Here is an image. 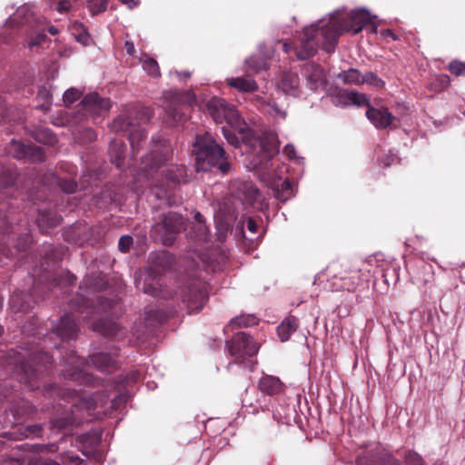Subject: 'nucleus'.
Masks as SVG:
<instances>
[{
  "instance_id": "obj_1",
  "label": "nucleus",
  "mask_w": 465,
  "mask_h": 465,
  "mask_svg": "<svg viewBox=\"0 0 465 465\" xmlns=\"http://www.w3.org/2000/svg\"><path fill=\"white\" fill-rule=\"evenodd\" d=\"M350 19V23H344L340 18V13L335 12L330 15L327 23L322 20L316 25L305 27L301 44L296 48L297 57L305 60L315 54L318 45L316 37L319 34L322 36L325 45L332 44L343 32L351 31L353 35H357L363 26L371 22V16L365 9L351 11Z\"/></svg>"
},
{
  "instance_id": "obj_2",
  "label": "nucleus",
  "mask_w": 465,
  "mask_h": 465,
  "mask_svg": "<svg viewBox=\"0 0 465 465\" xmlns=\"http://www.w3.org/2000/svg\"><path fill=\"white\" fill-rule=\"evenodd\" d=\"M71 314L61 317L57 325L53 327V333L61 339V341L75 339L78 332L76 318H83L89 322L94 319V315L106 314L111 317H118L121 309L116 301L104 297L97 299V304L81 292H77L74 299L69 302Z\"/></svg>"
},
{
  "instance_id": "obj_3",
  "label": "nucleus",
  "mask_w": 465,
  "mask_h": 465,
  "mask_svg": "<svg viewBox=\"0 0 465 465\" xmlns=\"http://www.w3.org/2000/svg\"><path fill=\"white\" fill-rule=\"evenodd\" d=\"M52 363V356L38 348L34 351L12 350L9 352L8 364L14 366V373L19 382L32 391L40 388L44 374Z\"/></svg>"
},
{
  "instance_id": "obj_4",
  "label": "nucleus",
  "mask_w": 465,
  "mask_h": 465,
  "mask_svg": "<svg viewBox=\"0 0 465 465\" xmlns=\"http://www.w3.org/2000/svg\"><path fill=\"white\" fill-rule=\"evenodd\" d=\"M247 143L257 155L252 160L261 179L270 187H274L287 171L284 164H282L273 157L279 152V143L274 134L270 133L264 138H248Z\"/></svg>"
},
{
  "instance_id": "obj_5",
  "label": "nucleus",
  "mask_w": 465,
  "mask_h": 465,
  "mask_svg": "<svg viewBox=\"0 0 465 465\" xmlns=\"http://www.w3.org/2000/svg\"><path fill=\"white\" fill-rule=\"evenodd\" d=\"M63 247L48 245L41 254L40 267L34 269L33 276L37 277L38 282L50 285L53 288H71L75 286L77 277L68 270L54 271V267L63 260Z\"/></svg>"
},
{
  "instance_id": "obj_6",
  "label": "nucleus",
  "mask_w": 465,
  "mask_h": 465,
  "mask_svg": "<svg viewBox=\"0 0 465 465\" xmlns=\"http://www.w3.org/2000/svg\"><path fill=\"white\" fill-rule=\"evenodd\" d=\"M117 357L116 352H98L91 355L86 361L71 351L63 359L67 366V369L64 370V376L80 383H92L93 377L84 371L85 366L91 364L101 371L110 372L118 368Z\"/></svg>"
},
{
  "instance_id": "obj_7",
  "label": "nucleus",
  "mask_w": 465,
  "mask_h": 465,
  "mask_svg": "<svg viewBox=\"0 0 465 465\" xmlns=\"http://www.w3.org/2000/svg\"><path fill=\"white\" fill-rule=\"evenodd\" d=\"M194 148L198 171H208L213 167H217L223 174L230 171L231 165L224 149L214 141L211 134H205L197 136Z\"/></svg>"
},
{
  "instance_id": "obj_8",
  "label": "nucleus",
  "mask_w": 465,
  "mask_h": 465,
  "mask_svg": "<svg viewBox=\"0 0 465 465\" xmlns=\"http://www.w3.org/2000/svg\"><path fill=\"white\" fill-rule=\"evenodd\" d=\"M206 108L212 118L217 123L224 121L236 132L244 134L248 131V124L242 118L236 108L224 99L213 97L206 104Z\"/></svg>"
},
{
  "instance_id": "obj_9",
  "label": "nucleus",
  "mask_w": 465,
  "mask_h": 465,
  "mask_svg": "<svg viewBox=\"0 0 465 465\" xmlns=\"http://www.w3.org/2000/svg\"><path fill=\"white\" fill-rule=\"evenodd\" d=\"M226 346L230 355L237 359L252 357L260 349V344L245 331L234 334L230 341H226Z\"/></svg>"
},
{
  "instance_id": "obj_10",
  "label": "nucleus",
  "mask_w": 465,
  "mask_h": 465,
  "mask_svg": "<svg viewBox=\"0 0 465 465\" xmlns=\"http://www.w3.org/2000/svg\"><path fill=\"white\" fill-rule=\"evenodd\" d=\"M111 130L114 133H123L128 136L134 153L140 149V143L146 138V133L141 126L131 121L130 117L119 115L111 124Z\"/></svg>"
},
{
  "instance_id": "obj_11",
  "label": "nucleus",
  "mask_w": 465,
  "mask_h": 465,
  "mask_svg": "<svg viewBox=\"0 0 465 465\" xmlns=\"http://www.w3.org/2000/svg\"><path fill=\"white\" fill-rule=\"evenodd\" d=\"M152 234L155 241L172 246L174 243V213L163 214L162 219L153 225Z\"/></svg>"
},
{
  "instance_id": "obj_12",
  "label": "nucleus",
  "mask_w": 465,
  "mask_h": 465,
  "mask_svg": "<svg viewBox=\"0 0 465 465\" xmlns=\"http://www.w3.org/2000/svg\"><path fill=\"white\" fill-rule=\"evenodd\" d=\"M8 153L16 159H27L32 162H42L45 153L42 147L35 144H25L18 141H12Z\"/></svg>"
},
{
  "instance_id": "obj_13",
  "label": "nucleus",
  "mask_w": 465,
  "mask_h": 465,
  "mask_svg": "<svg viewBox=\"0 0 465 465\" xmlns=\"http://www.w3.org/2000/svg\"><path fill=\"white\" fill-rule=\"evenodd\" d=\"M303 75L307 86L312 91H316L326 84V76L323 69L314 63H308L304 65Z\"/></svg>"
},
{
  "instance_id": "obj_14",
  "label": "nucleus",
  "mask_w": 465,
  "mask_h": 465,
  "mask_svg": "<svg viewBox=\"0 0 465 465\" xmlns=\"http://www.w3.org/2000/svg\"><path fill=\"white\" fill-rule=\"evenodd\" d=\"M84 108L94 115H102L107 113L111 108V101L109 98H104L97 93L87 94L82 101Z\"/></svg>"
},
{
  "instance_id": "obj_15",
  "label": "nucleus",
  "mask_w": 465,
  "mask_h": 465,
  "mask_svg": "<svg viewBox=\"0 0 465 465\" xmlns=\"http://www.w3.org/2000/svg\"><path fill=\"white\" fill-rule=\"evenodd\" d=\"M358 465H401L391 454L380 450H372L366 456L358 458Z\"/></svg>"
},
{
  "instance_id": "obj_16",
  "label": "nucleus",
  "mask_w": 465,
  "mask_h": 465,
  "mask_svg": "<svg viewBox=\"0 0 465 465\" xmlns=\"http://www.w3.org/2000/svg\"><path fill=\"white\" fill-rule=\"evenodd\" d=\"M366 116L369 121L376 128L379 129H385L391 126L395 120V117L391 114L388 108L385 107L374 108L369 106L368 110L366 111Z\"/></svg>"
},
{
  "instance_id": "obj_17",
  "label": "nucleus",
  "mask_w": 465,
  "mask_h": 465,
  "mask_svg": "<svg viewBox=\"0 0 465 465\" xmlns=\"http://www.w3.org/2000/svg\"><path fill=\"white\" fill-rule=\"evenodd\" d=\"M222 132L223 134V136L224 138L227 140V142L232 144V146L234 147H240L241 146V143H244L245 146L247 147L246 148V152L251 155L252 156L253 158H255V156L257 155V153H255L253 152V150L251 148L250 144L247 143V139L248 138H252V137H255V138H264L265 136L269 135L270 134H263L262 135H254L252 131L248 127V131H246L244 133V134H242L238 132V134L241 135V137H238L234 133H232L231 130H229L228 128L226 127H223L222 128Z\"/></svg>"
},
{
  "instance_id": "obj_18",
  "label": "nucleus",
  "mask_w": 465,
  "mask_h": 465,
  "mask_svg": "<svg viewBox=\"0 0 465 465\" xmlns=\"http://www.w3.org/2000/svg\"><path fill=\"white\" fill-rule=\"evenodd\" d=\"M371 267L372 265L369 262H361V266L358 267V270L354 272V275L351 276L353 280V288L359 289L360 291L371 289Z\"/></svg>"
},
{
  "instance_id": "obj_19",
  "label": "nucleus",
  "mask_w": 465,
  "mask_h": 465,
  "mask_svg": "<svg viewBox=\"0 0 465 465\" xmlns=\"http://www.w3.org/2000/svg\"><path fill=\"white\" fill-rule=\"evenodd\" d=\"M81 452L86 456H92L101 443V436L95 432H88L78 436Z\"/></svg>"
},
{
  "instance_id": "obj_20",
  "label": "nucleus",
  "mask_w": 465,
  "mask_h": 465,
  "mask_svg": "<svg viewBox=\"0 0 465 465\" xmlns=\"http://www.w3.org/2000/svg\"><path fill=\"white\" fill-rule=\"evenodd\" d=\"M170 312L158 305L145 311L144 324L146 327H156L163 324L170 316Z\"/></svg>"
},
{
  "instance_id": "obj_21",
  "label": "nucleus",
  "mask_w": 465,
  "mask_h": 465,
  "mask_svg": "<svg viewBox=\"0 0 465 465\" xmlns=\"http://www.w3.org/2000/svg\"><path fill=\"white\" fill-rule=\"evenodd\" d=\"M278 87L287 94L298 95L300 88L298 74L293 72L283 73L278 82Z\"/></svg>"
},
{
  "instance_id": "obj_22",
  "label": "nucleus",
  "mask_w": 465,
  "mask_h": 465,
  "mask_svg": "<svg viewBox=\"0 0 465 465\" xmlns=\"http://www.w3.org/2000/svg\"><path fill=\"white\" fill-rule=\"evenodd\" d=\"M91 328L105 337H114L120 331L118 323L108 318L93 321Z\"/></svg>"
},
{
  "instance_id": "obj_23",
  "label": "nucleus",
  "mask_w": 465,
  "mask_h": 465,
  "mask_svg": "<svg viewBox=\"0 0 465 465\" xmlns=\"http://www.w3.org/2000/svg\"><path fill=\"white\" fill-rule=\"evenodd\" d=\"M61 220V216L52 211L41 210L39 211L36 223L42 233H47V230L59 225Z\"/></svg>"
},
{
  "instance_id": "obj_24",
  "label": "nucleus",
  "mask_w": 465,
  "mask_h": 465,
  "mask_svg": "<svg viewBox=\"0 0 465 465\" xmlns=\"http://www.w3.org/2000/svg\"><path fill=\"white\" fill-rule=\"evenodd\" d=\"M105 398H108V395L104 396V392L96 391L92 395L80 398L79 401L75 403L74 406L88 411H94L98 407H104L105 405Z\"/></svg>"
},
{
  "instance_id": "obj_25",
  "label": "nucleus",
  "mask_w": 465,
  "mask_h": 465,
  "mask_svg": "<svg viewBox=\"0 0 465 465\" xmlns=\"http://www.w3.org/2000/svg\"><path fill=\"white\" fill-rule=\"evenodd\" d=\"M167 161L165 154L158 151H152L143 158V169L147 175L152 174L160 169Z\"/></svg>"
},
{
  "instance_id": "obj_26",
  "label": "nucleus",
  "mask_w": 465,
  "mask_h": 465,
  "mask_svg": "<svg viewBox=\"0 0 465 465\" xmlns=\"http://www.w3.org/2000/svg\"><path fill=\"white\" fill-rule=\"evenodd\" d=\"M92 234V229L89 226L86 224H77L72 228L70 234H66V239L82 246L91 240Z\"/></svg>"
},
{
  "instance_id": "obj_27",
  "label": "nucleus",
  "mask_w": 465,
  "mask_h": 465,
  "mask_svg": "<svg viewBox=\"0 0 465 465\" xmlns=\"http://www.w3.org/2000/svg\"><path fill=\"white\" fill-rule=\"evenodd\" d=\"M182 302L186 304L189 313L198 312L206 302L208 296L206 292H183Z\"/></svg>"
},
{
  "instance_id": "obj_28",
  "label": "nucleus",
  "mask_w": 465,
  "mask_h": 465,
  "mask_svg": "<svg viewBox=\"0 0 465 465\" xmlns=\"http://www.w3.org/2000/svg\"><path fill=\"white\" fill-rule=\"evenodd\" d=\"M258 388L265 394L274 395L282 391L283 383L277 377L266 375L260 380Z\"/></svg>"
},
{
  "instance_id": "obj_29",
  "label": "nucleus",
  "mask_w": 465,
  "mask_h": 465,
  "mask_svg": "<svg viewBox=\"0 0 465 465\" xmlns=\"http://www.w3.org/2000/svg\"><path fill=\"white\" fill-rule=\"evenodd\" d=\"M209 230L205 225L203 215L200 213H196L194 215V222L192 225L190 237L200 242H206L209 239Z\"/></svg>"
},
{
  "instance_id": "obj_30",
  "label": "nucleus",
  "mask_w": 465,
  "mask_h": 465,
  "mask_svg": "<svg viewBox=\"0 0 465 465\" xmlns=\"http://www.w3.org/2000/svg\"><path fill=\"white\" fill-rule=\"evenodd\" d=\"M109 153L111 162L117 168H121L124 163L125 144L122 140H112L110 143Z\"/></svg>"
},
{
  "instance_id": "obj_31",
  "label": "nucleus",
  "mask_w": 465,
  "mask_h": 465,
  "mask_svg": "<svg viewBox=\"0 0 465 465\" xmlns=\"http://www.w3.org/2000/svg\"><path fill=\"white\" fill-rule=\"evenodd\" d=\"M227 84L241 92H253L258 88L256 82L250 76L232 77L226 80Z\"/></svg>"
},
{
  "instance_id": "obj_32",
  "label": "nucleus",
  "mask_w": 465,
  "mask_h": 465,
  "mask_svg": "<svg viewBox=\"0 0 465 465\" xmlns=\"http://www.w3.org/2000/svg\"><path fill=\"white\" fill-rule=\"evenodd\" d=\"M240 192L239 198L243 204L252 205L260 199V192L252 183H243L241 185Z\"/></svg>"
},
{
  "instance_id": "obj_33",
  "label": "nucleus",
  "mask_w": 465,
  "mask_h": 465,
  "mask_svg": "<svg viewBox=\"0 0 465 465\" xmlns=\"http://www.w3.org/2000/svg\"><path fill=\"white\" fill-rule=\"evenodd\" d=\"M14 228L9 224L5 215L0 216V252L4 253L9 242L14 241Z\"/></svg>"
},
{
  "instance_id": "obj_34",
  "label": "nucleus",
  "mask_w": 465,
  "mask_h": 465,
  "mask_svg": "<svg viewBox=\"0 0 465 465\" xmlns=\"http://www.w3.org/2000/svg\"><path fill=\"white\" fill-rule=\"evenodd\" d=\"M298 328L297 320L295 317H286L277 328L278 335L282 341H286L290 339L292 333L296 331Z\"/></svg>"
},
{
  "instance_id": "obj_35",
  "label": "nucleus",
  "mask_w": 465,
  "mask_h": 465,
  "mask_svg": "<svg viewBox=\"0 0 465 465\" xmlns=\"http://www.w3.org/2000/svg\"><path fill=\"white\" fill-rule=\"evenodd\" d=\"M32 292H12L10 296V304L16 307L19 312H27L31 305L28 300H31Z\"/></svg>"
},
{
  "instance_id": "obj_36",
  "label": "nucleus",
  "mask_w": 465,
  "mask_h": 465,
  "mask_svg": "<svg viewBox=\"0 0 465 465\" xmlns=\"http://www.w3.org/2000/svg\"><path fill=\"white\" fill-rule=\"evenodd\" d=\"M272 188L274 190L275 197L282 202H286L294 195L293 186L288 179L282 181L281 184L276 183Z\"/></svg>"
},
{
  "instance_id": "obj_37",
  "label": "nucleus",
  "mask_w": 465,
  "mask_h": 465,
  "mask_svg": "<svg viewBox=\"0 0 465 465\" xmlns=\"http://www.w3.org/2000/svg\"><path fill=\"white\" fill-rule=\"evenodd\" d=\"M337 78L346 84H362V74L355 68H350L339 73Z\"/></svg>"
},
{
  "instance_id": "obj_38",
  "label": "nucleus",
  "mask_w": 465,
  "mask_h": 465,
  "mask_svg": "<svg viewBox=\"0 0 465 465\" xmlns=\"http://www.w3.org/2000/svg\"><path fill=\"white\" fill-rule=\"evenodd\" d=\"M124 116L130 117L131 121L134 122L136 126H140L141 124H145L150 121L153 116V111L149 107L135 108L133 112H130V115Z\"/></svg>"
},
{
  "instance_id": "obj_39",
  "label": "nucleus",
  "mask_w": 465,
  "mask_h": 465,
  "mask_svg": "<svg viewBox=\"0 0 465 465\" xmlns=\"http://www.w3.org/2000/svg\"><path fill=\"white\" fill-rule=\"evenodd\" d=\"M21 438H38L42 436L43 427L40 424H21L16 428Z\"/></svg>"
},
{
  "instance_id": "obj_40",
  "label": "nucleus",
  "mask_w": 465,
  "mask_h": 465,
  "mask_svg": "<svg viewBox=\"0 0 465 465\" xmlns=\"http://www.w3.org/2000/svg\"><path fill=\"white\" fill-rule=\"evenodd\" d=\"M258 320L253 314L240 315L232 319L228 324L232 330L235 328H246L257 324Z\"/></svg>"
},
{
  "instance_id": "obj_41",
  "label": "nucleus",
  "mask_w": 465,
  "mask_h": 465,
  "mask_svg": "<svg viewBox=\"0 0 465 465\" xmlns=\"http://www.w3.org/2000/svg\"><path fill=\"white\" fill-rule=\"evenodd\" d=\"M15 173L10 170H3L0 175V191L3 194L8 195L5 190L12 188L15 182Z\"/></svg>"
},
{
  "instance_id": "obj_42",
  "label": "nucleus",
  "mask_w": 465,
  "mask_h": 465,
  "mask_svg": "<svg viewBox=\"0 0 465 465\" xmlns=\"http://www.w3.org/2000/svg\"><path fill=\"white\" fill-rule=\"evenodd\" d=\"M140 378V372L137 371H133L129 372L128 374L124 375H118L115 378V385L117 388L128 386L132 383H135Z\"/></svg>"
},
{
  "instance_id": "obj_43",
  "label": "nucleus",
  "mask_w": 465,
  "mask_h": 465,
  "mask_svg": "<svg viewBox=\"0 0 465 465\" xmlns=\"http://www.w3.org/2000/svg\"><path fill=\"white\" fill-rule=\"evenodd\" d=\"M35 139L45 144L53 145L57 142L56 136L49 129H40L36 132Z\"/></svg>"
},
{
  "instance_id": "obj_44",
  "label": "nucleus",
  "mask_w": 465,
  "mask_h": 465,
  "mask_svg": "<svg viewBox=\"0 0 465 465\" xmlns=\"http://www.w3.org/2000/svg\"><path fill=\"white\" fill-rule=\"evenodd\" d=\"M362 84H368L379 89L385 85L384 81L373 72H368L362 75Z\"/></svg>"
},
{
  "instance_id": "obj_45",
  "label": "nucleus",
  "mask_w": 465,
  "mask_h": 465,
  "mask_svg": "<svg viewBox=\"0 0 465 465\" xmlns=\"http://www.w3.org/2000/svg\"><path fill=\"white\" fill-rule=\"evenodd\" d=\"M215 252L218 255L217 262L211 261L208 266L213 272H221L223 270L228 256L222 251H215Z\"/></svg>"
},
{
  "instance_id": "obj_46",
  "label": "nucleus",
  "mask_w": 465,
  "mask_h": 465,
  "mask_svg": "<svg viewBox=\"0 0 465 465\" xmlns=\"http://www.w3.org/2000/svg\"><path fill=\"white\" fill-rule=\"evenodd\" d=\"M350 93L348 90L339 91L332 98L333 104L342 107L350 105Z\"/></svg>"
},
{
  "instance_id": "obj_47",
  "label": "nucleus",
  "mask_w": 465,
  "mask_h": 465,
  "mask_svg": "<svg viewBox=\"0 0 465 465\" xmlns=\"http://www.w3.org/2000/svg\"><path fill=\"white\" fill-rule=\"evenodd\" d=\"M390 288L388 280L384 274L379 277L372 275L371 289L374 291H386Z\"/></svg>"
},
{
  "instance_id": "obj_48",
  "label": "nucleus",
  "mask_w": 465,
  "mask_h": 465,
  "mask_svg": "<svg viewBox=\"0 0 465 465\" xmlns=\"http://www.w3.org/2000/svg\"><path fill=\"white\" fill-rule=\"evenodd\" d=\"M107 5L108 0H89L87 3V7L93 15L105 11Z\"/></svg>"
},
{
  "instance_id": "obj_49",
  "label": "nucleus",
  "mask_w": 465,
  "mask_h": 465,
  "mask_svg": "<svg viewBox=\"0 0 465 465\" xmlns=\"http://www.w3.org/2000/svg\"><path fill=\"white\" fill-rule=\"evenodd\" d=\"M57 186L66 193H73L77 188V183L73 179H63L57 180Z\"/></svg>"
},
{
  "instance_id": "obj_50",
  "label": "nucleus",
  "mask_w": 465,
  "mask_h": 465,
  "mask_svg": "<svg viewBox=\"0 0 465 465\" xmlns=\"http://www.w3.org/2000/svg\"><path fill=\"white\" fill-rule=\"evenodd\" d=\"M60 459L64 464L73 463L74 465H82L84 461L78 455L72 451H65L62 453Z\"/></svg>"
},
{
  "instance_id": "obj_51",
  "label": "nucleus",
  "mask_w": 465,
  "mask_h": 465,
  "mask_svg": "<svg viewBox=\"0 0 465 465\" xmlns=\"http://www.w3.org/2000/svg\"><path fill=\"white\" fill-rule=\"evenodd\" d=\"M82 95V93L76 88H70L66 90L63 95L64 103L65 105H70L77 101Z\"/></svg>"
},
{
  "instance_id": "obj_52",
  "label": "nucleus",
  "mask_w": 465,
  "mask_h": 465,
  "mask_svg": "<svg viewBox=\"0 0 465 465\" xmlns=\"http://www.w3.org/2000/svg\"><path fill=\"white\" fill-rule=\"evenodd\" d=\"M245 63L250 69L255 72H259L267 68V64L264 60L256 58L254 56L246 59Z\"/></svg>"
},
{
  "instance_id": "obj_53",
  "label": "nucleus",
  "mask_w": 465,
  "mask_h": 465,
  "mask_svg": "<svg viewBox=\"0 0 465 465\" xmlns=\"http://www.w3.org/2000/svg\"><path fill=\"white\" fill-rule=\"evenodd\" d=\"M143 68L152 76L159 75V66L154 59L148 58L144 60L143 63Z\"/></svg>"
},
{
  "instance_id": "obj_54",
  "label": "nucleus",
  "mask_w": 465,
  "mask_h": 465,
  "mask_svg": "<svg viewBox=\"0 0 465 465\" xmlns=\"http://www.w3.org/2000/svg\"><path fill=\"white\" fill-rule=\"evenodd\" d=\"M49 41L45 33L36 34L27 44V46L33 50L35 47L43 46Z\"/></svg>"
},
{
  "instance_id": "obj_55",
  "label": "nucleus",
  "mask_w": 465,
  "mask_h": 465,
  "mask_svg": "<svg viewBox=\"0 0 465 465\" xmlns=\"http://www.w3.org/2000/svg\"><path fill=\"white\" fill-rule=\"evenodd\" d=\"M350 95V105L354 104L357 106H362L364 104H367L368 106H370L368 104V99L365 94L351 91Z\"/></svg>"
},
{
  "instance_id": "obj_56",
  "label": "nucleus",
  "mask_w": 465,
  "mask_h": 465,
  "mask_svg": "<svg viewBox=\"0 0 465 465\" xmlns=\"http://www.w3.org/2000/svg\"><path fill=\"white\" fill-rule=\"evenodd\" d=\"M134 243L133 237L130 235H122L118 242V249L123 253H127Z\"/></svg>"
},
{
  "instance_id": "obj_57",
  "label": "nucleus",
  "mask_w": 465,
  "mask_h": 465,
  "mask_svg": "<svg viewBox=\"0 0 465 465\" xmlns=\"http://www.w3.org/2000/svg\"><path fill=\"white\" fill-rule=\"evenodd\" d=\"M448 68L456 76L465 74V64L460 61L454 60L450 62Z\"/></svg>"
},
{
  "instance_id": "obj_58",
  "label": "nucleus",
  "mask_w": 465,
  "mask_h": 465,
  "mask_svg": "<svg viewBox=\"0 0 465 465\" xmlns=\"http://www.w3.org/2000/svg\"><path fill=\"white\" fill-rule=\"evenodd\" d=\"M190 177L191 174L188 173V169L184 165H176V183H187Z\"/></svg>"
},
{
  "instance_id": "obj_59",
  "label": "nucleus",
  "mask_w": 465,
  "mask_h": 465,
  "mask_svg": "<svg viewBox=\"0 0 465 465\" xmlns=\"http://www.w3.org/2000/svg\"><path fill=\"white\" fill-rule=\"evenodd\" d=\"M406 465H423L421 457L413 451H409L405 455Z\"/></svg>"
},
{
  "instance_id": "obj_60",
  "label": "nucleus",
  "mask_w": 465,
  "mask_h": 465,
  "mask_svg": "<svg viewBox=\"0 0 465 465\" xmlns=\"http://www.w3.org/2000/svg\"><path fill=\"white\" fill-rule=\"evenodd\" d=\"M32 243V237L29 234H26L25 237L18 238L15 243V248L17 251L25 252L29 248Z\"/></svg>"
},
{
  "instance_id": "obj_61",
  "label": "nucleus",
  "mask_w": 465,
  "mask_h": 465,
  "mask_svg": "<svg viewBox=\"0 0 465 465\" xmlns=\"http://www.w3.org/2000/svg\"><path fill=\"white\" fill-rule=\"evenodd\" d=\"M177 100L184 101L186 104H188L189 106H193V104L195 103L196 97L193 92L188 91L184 93L183 96L180 94L176 93V101Z\"/></svg>"
},
{
  "instance_id": "obj_62",
  "label": "nucleus",
  "mask_w": 465,
  "mask_h": 465,
  "mask_svg": "<svg viewBox=\"0 0 465 465\" xmlns=\"http://www.w3.org/2000/svg\"><path fill=\"white\" fill-rule=\"evenodd\" d=\"M96 133L91 128H85L82 131V140L84 143H92L96 140Z\"/></svg>"
},
{
  "instance_id": "obj_63",
  "label": "nucleus",
  "mask_w": 465,
  "mask_h": 465,
  "mask_svg": "<svg viewBox=\"0 0 465 465\" xmlns=\"http://www.w3.org/2000/svg\"><path fill=\"white\" fill-rule=\"evenodd\" d=\"M35 449H36L37 452H56L58 450V446L55 443L51 444H44V445H35Z\"/></svg>"
},
{
  "instance_id": "obj_64",
  "label": "nucleus",
  "mask_w": 465,
  "mask_h": 465,
  "mask_svg": "<svg viewBox=\"0 0 465 465\" xmlns=\"http://www.w3.org/2000/svg\"><path fill=\"white\" fill-rule=\"evenodd\" d=\"M269 113L276 117L285 118L286 112L280 109L275 104H269Z\"/></svg>"
}]
</instances>
